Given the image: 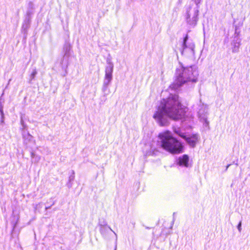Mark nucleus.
<instances>
[{
    "label": "nucleus",
    "instance_id": "f257e3e1",
    "mask_svg": "<svg viewBox=\"0 0 250 250\" xmlns=\"http://www.w3.org/2000/svg\"><path fill=\"white\" fill-rule=\"evenodd\" d=\"M187 110V108L181 104L178 95H170L161 101L153 118L160 126H167L170 119L178 121L184 119Z\"/></svg>",
    "mask_w": 250,
    "mask_h": 250
},
{
    "label": "nucleus",
    "instance_id": "f03ea898",
    "mask_svg": "<svg viewBox=\"0 0 250 250\" xmlns=\"http://www.w3.org/2000/svg\"><path fill=\"white\" fill-rule=\"evenodd\" d=\"M199 75L196 65L189 67L181 66L177 68L176 72V79L174 82V88H177L188 82H196Z\"/></svg>",
    "mask_w": 250,
    "mask_h": 250
},
{
    "label": "nucleus",
    "instance_id": "7ed1b4c3",
    "mask_svg": "<svg viewBox=\"0 0 250 250\" xmlns=\"http://www.w3.org/2000/svg\"><path fill=\"white\" fill-rule=\"evenodd\" d=\"M161 146L165 150L171 154H178L183 152V146L178 140L171 135L169 131H165L159 135Z\"/></svg>",
    "mask_w": 250,
    "mask_h": 250
},
{
    "label": "nucleus",
    "instance_id": "20e7f679",
    "mask_svg": "<svg viewBox=\"0 0 250 250\" xmlns=\"http://www.w3.org/2000/svg\"><path fill=\"white\" fill-rule=\"evenodd\" d=\"M199 2L195 1V5H190L187 11L186 21L192 27H194L198 20Z\"/></svg>",
    "mask_w": 250,
    "mask_h": 250
},
{
    "label": "nucleus",
    "instance_id": "39448f33",
    "mask_svg": "<svg viewBox=\"0 0 250 250\" xmlns=\"http://www.w3.org/2000/svg\"><path fill=\"white\" fill-rule=\"evenodd\" d=\"M195 44L191 41H188V36L184 38L180 49L181 54L188 58H192L194 56Z\"/></svg>",
    "mask_w": 250,
    "mask_h": 250
},
{
    "label": "nucleus",
    "instance_id": "423d86ee",
    "mask_svg": "<svg viewBox=\"0 0 250 250\" xmlns=\"http://www.w3.org/2000/svg\"><path fill=\"white\" fill-rule=\"evenodd\" d=\"M106 62L107 65L105 67V69L104 81L111 82L112 80L114 64L110 60H107Z\"/></svg>",
    "mask_w": 250,
    "mask_h": 250
},
{
    "label": "nucleus",
    "instance_id": "0eeeda50",
    "mask_svg": "<svg viewBox=\"0 0 250 250\" xmlns=\"http://www.w3.org/2000/svg\"><path fill=\"white\" fill-rule=\"evenodd\" d=\"M184 139L190 146L194 147L199 140V136L197 134H193L188 136L186 135V137Z\"/></svg>",
    "mask_w": 250,
    "mask_h": 250
},
{
    "label": "nucleus",
    "instance_id": "6e6552de",
    "mask_svg": "<svg viewBox=\"0 0 250 250\" xmlns=\"http://www.w3.org/2000/svg\"><path fill=\"white\" fill-rule=\"evenodd\" d=\"M198 116L200 120L203 123L205 126H208L209 122L207 120V113L205 112L204 110L200 109L198 112Z\"/></svg>",
    "mask_w": 250,
    "mask_h": 250
},
{
    "label": "nucleus",
    "instance_id": "1a4fd4ad",
    "mask_svg": "<svg viewBox=\"0 0 250 250\" xmlns=\"http://www.w3.org/2000/svg\"><path fill=\"white\" fill-rule=\"evenodd\" d=\"M189 158L187 155H184L178 159V164L180 166L188 167Z\"/></svg>",
    "mask_w": 250,
    "mask_h": 250
},
{
    "label": "nucleus",
    "instance_id": "9d476101",
    "mask_svg": "<svg viewBox=\"0 0 250 250\" xmlns=\"http://www.w3.org/2000/svg\"><path fill=\"white\" fill-rule=\"evenodd\" d=\"M100 231L102 235L104 237L107 236L109 231H112L116 235H117L110 227L107 225H100Z\"/></svg>",
    "mask_w": 250,
    "mask_h": 250
},
{
    "label": "nucleus",
    "instance_id": "9b49d317",
    "mask_svg": "<svg viewBox=\"0 0 250 250\" xmlns=\"http://www.w3.org/2000/svg\"><path fill=\"white\" fill-rule=\"evenodd\" d=\"M232 45L233 46L232 48V51L233 53L238 52L239 51V46L240 45V39L239 38H237L234 40L232 43Z\"/></svg>",
    "mask_w": 250,
    "mask_h": 250
},
{
    "label": "nucleus",
    "instance_id": "f8f14e48",
    "mask_svg": "<svg viewBox=\"0 0 250 250\" xmlns=\"http://www.w3.org/2000/svg\"><path fill=\"white\" fill-rule=\"evenodd\" d=\"M242 25H243V22H239L238 23V24L235 25V33H234L235 37H234V38L236 39L237 38H239L238 36H239V33H240L239 28L240 27H241L242 26Z\"/></svg>",
    "mask_w": 250,
    "mask_h": 250
},
{
    "label": "nucleus",
    "instance_id": "ddd939ff",
    "mask_svg": "<svg viewBox=\"0 0 250 250\" xmlns=\"http://www.w3.org/2000/svg\"><path fill=\"white\" fill-rule=\"evenodd\" d=\"M110 82H111L110 81L104 80L102 90L103 92L104 93V94H108V93H107V92L109 91V90L108 89V86L110 84Z\"/></svg>",
    "mask_w": 250,
    "mask_h": 250
},
{
    "label": "nucleus",
    "instance_id": "4468645a",
    "mask_svg": "<svg viewBox=\"0 0 250 250\" xmlns=\"http://www.w3.org/2000/svg\"><path fill=\"white\" fill-rule=\"evenodd\" d=\"M174 132L177 134V135H178L179 136H180L181 137L183 138H184L185 137H186V134L184 133V132H183L180 128H175L174 129Z\"/></svg>",
    "mask_w": 250,
    "mask_h": 250
},
{
    "label": "nucleus",
    "instance_id": "2eb2a0df",
    "mask_svg": "<svg viewBox=\"0 0 250 250\" xmlns=\"http://www.w3.org/2000/svg\"><path fill=\"white\" fill-rule=\"evenodd\" d=\"M71 47L69 44H65L63 47V51L64 52V56H68L69 52L70 50Z\"/></svg>",
    "mask_w": 250,
    "mask_h": 250
},
{
    "label": "nucleus",
    "instance_id": "dca6fc26",
    "mask_svg": "<svg viewBox=\"0 0 250 250\" xmlns=\"http://www.w3.org/2000/svg\"><path fill=\"white\" fill-rule=\"evenodd\" d=\"M13 220H12L11 223L13 227V229H14L16 228V225L18 223L19 217H16L15 216H13Z\"/></svg>",
    "mask_w": 250,
    "mask_h": 250
},
{
    "label": "nucleus",
    "instance_id": "f3484780",
    "mask_svg": "<svg viewBox=\"0 0 250 250\" xmlns=\"http://www.w3.org/2000/svg\"><path fill=\"white\" fill-rule=\"evenodd\" d=\"M37 74V72L36 70V69H34L33 70L32 72L31 73L30 76V82L34 79L35 77H36V75Z\"/></svg>",
    "mask_w": 250,
    "mask_h": 250
},
{
    "label": "nucleus",
    "instance_id": "a211bd4d",
    "mask_svg": "<svg viewBox=\"0 0 250 250\" xmlns=\"http://www.w3.org/2000/svg\"><path fill=\"white\" fill-rule=\"evenodd\" d=\"M241 225H242V222H241V221H240L239 223L238 224V225L237 226V229L239 232H241V230H242Z\"/></svg>",
    "mask_w": 250,
    "mask_h": 250
},
{
    "label": "nucleus",
    "instance_id": "6ab92c4d",
    "mask_svg": "<svg viewBox=\"0 0 250 250\" xmlns=\"http://www.w3.org/2000/svg\"><path fill=\"white\" fill-rule=\"evenodd\" d=\"M0 112L1 116V118H3L4 114H3V109H2V107H0Z\"/></svg>",
    "mask_w": 250,
    "mask_h": 250
},
{
    "label": "nucleus",
    "instance_id": "aec40b11",
    "mask_svg": "<svg viewBox=\"0 0 250 250\" xmlns=\"http://www.w3.org/2000/svg\"><path fill=\"white\" fill-rule=\"evenodd\" d=\"M28 6L29 7H31V8H32L33 6V4L32 2H29V3H28Z\"/></svg>",
    "mask_w": 250,
    "mask_h": 250
},
{
    "label": "nucleus",
    "instance_id": "412c9836",
    "mask_svg": "<svg viewBox=\"0 0 250 250\" xmlns=\"http://www.w3.org/2000/svg\"><path fill=\"white\" fill-rule=\"evenodd\" d=\"M74 175H71L69 177V180L71 181V180H74Z\"/></svg>",
    "mask_w": 250,
    "mask_h": 250
},
{
    "label": "nucleus",
    "instance_id": "4be33fe9",
    "mask_svg": "<svg viewBox=\"0 0 250 250\" xmlns=\"http://www.w3.org/2000/svg\"><path fill=\"white\" fill-rule=\"evenodd\" d=\"M27 136L29 138V139L32 137V136L28 133H27Z\"/></svg>",
    "mask_w": 250,
    "mask_h": 250
},
{
    "label": "nucleus",
    "instance_id": "5701e85b",
    "mask_svg": "<svg viewBox=\"0 0 250 250\" xmlns=\"http://www.w3.org/2000/svg\"><path fill=\"white\" fill-rule=\"evenodd\" d=\"M230 166V164H229V165H228L227 166L226 168V170H227L228 169V167H229Z\"/></svg>",
    "mask_w": 250,
    "mask_h": 250
},
{
    "label": "nucleus",
    "instance_id": "b1692460",
    "mask_svg": "<svg viewBox=\"0 0 250 250\" xmlns=\"http://www.w3.org/2000/svg\"><path fill=\"white\" fill-rule=\"evenodd\" d=\"M151 155V153H147L146 154V155Z\"/></svg>",
    "mask_w": 250,
    "mask_h": 250
},
{
    "label": "nucleus",
    "instance_id": "393cba45",
    "mask_svg": "<svg viewBox=\"0 0 250 250\" xmlns=\"http://www.w3.org/2000/svg\"><path fill=\"white\" fill-rule=\"evenodd\" d=\"M22 136H23V138H24V137H25V135H24V134H23V133H22Z\"/></svg>",
    "mask_w": 250,
    "mask_h": 250
}]
</instances>
